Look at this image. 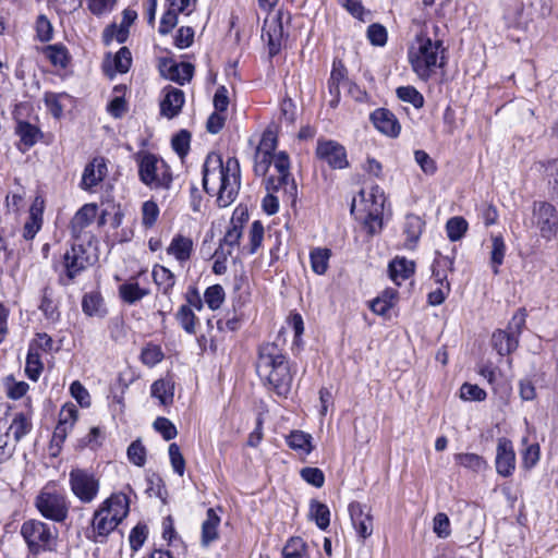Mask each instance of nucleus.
<instances>
[{"instance_id": "2f4dec72", "label": "nucleus", "mask_w": 558, "mask_h": 558, "mask_svg": "<svg viewBox=\"0 0 558 558\" xmlns=\"http://www.w3.org/2000/svg\"><path fill=\"white\" fill-rule=\"evenodd\" d=\"M39 310L48 320L57 322L60 318V312L53 299V290L49 286L44 287L41 290Z\"/></svg>"}, {"instance_id": "f257e3e1", "label": "nucleus", "mask_w": 558, "mask_h": 558, "mask_svg": "<svg viewBox=\"0 0 558 558\" xmlns=\"http://www.w3.org/2000/svg\"><path fill=\"white\" fill-rule=\"evenodd\" d=\"M203 189L207 192L217 191V201L221 206L230 205L240 190V163L235 157L223 162L220 154L211 151L203 165Z\"/></svg>"}, {"instance_id": "1a4fd4ad", "label": "nucleus", "mask_w": 558, "mask_h": 558, "mask_svg": "<svg viewBox=\"0 0 558 558\" xmlns=\"http://www.w3.org/2000/svg\"><path fill=\"white\" fill-rule=\"evenodd\" d=\"M532 223L544 240L551 241L558 233L557 208L548 202L535 201L532 205Z\"/></svg>"}, {"instance_id": "2eb2a0df", "label": "nucleus", "mask_w": 558, "mask_h": 558, "mask_svg": "<svg viewBox=\"0 0 558 558\" xmlns=\"http://www.w3.org/2000/svg\"><path fill=\"white\" fill-rule=\"evenodd\" d=\"M349 512L357 535L363 539L369 537L373 533V517L367 507L354 501L350 504Z\"/></svg>"}, {"instance_id": "4d7b16f0", "label": "nucleus", "mask_w": 558, "mask_h": 558, "mask_svg": "<svg viewBox=\"0 0 558 558\" xmlns=\"http://www.w3.org/2000/svg\"><path fill=\"white\" fill-rule=\"evenodd\" d=\"M129 460L137 465L143 466L146 462V449L140 439L134 440L128 448Z\"/></svg>"}, {"instance_id": "423d86ee", "label": "nucleus", "mask_w": 558, "mask_h": 558, "mask_svg": "<svg viewBox=\"0 0 558 558\" xmlns=\"http://www.w3.org/2000/svg\"><path fill=\"white\" fill-rule=\"evenodd\" d=\"M363 215L360 218L363 221L367 233L374 235L383 229V215L386 202L385 193L378 185H373L368 193L361 190L359 193Z\"/></svg>"}, {"instance_id": "6e6552de", "label": "nucleus", "mask_w": 558, "mask_h": 558, "mask_svg": "<svg viewBox=\"0 0 558 558\" xmlns=\"http://www.w3.org/2000/svg\"><path fill=\"white\" fill-rule=\"evenodd\" d=\"M69 485L73 495L82 504H90L98 495L99 478L86 469L75 468L69 473Z\"/></svg>"}, {"instance_id": "b1692460", "label": "nucleus", "mask_w": 558, "mask_h": 558, "mask_svg": "<svg viewBox=\"0 0 558 558\" xmlns=\"http://www.w3.org/2000/svg\"><path fill=\"white\" fill-rule=\"evenodd\" d=\"M193 252V241L189 236L177 234L170 245L167 247V253L172 255L178 262L184 263L190 259Z\"/></svg>"}, {"instance_id": "a19ab883", "label": "nucleus", "mask_w": 558, "mask_h": 558, "mask_svg": "<svg viewBox=\"0 0 558 558\" xmlns=\"http://www.w3.org/2000/svg\"><path fill=\"white\" fill-rule=\"evenodd\" d=\"M310 517L315 520L320 530H326L330 523V511L325 504L312 500L310 505Z\"/></svg>"}, {"instance_id": "09e8293b", "label": "nucleus", "mask_w": 558, "mask_h": 558, "mask_svg": "<svg viewBox=\"0 0 558 558\" xmlns=\"http://www.w3.org/2000/svg\"><path fill=\"white\" fill-rule=\"evenodd\" d=\"M397 96L404 102L413 105L414 108L420 109L424 105L423 95L413 86H401L397 88Z\"/></svg>"}, {"instance_id": "ddd939ff", "label": "nucleus", "mask_w": 558, "mask_h": 558, "mask_svg": "<svg viewBox=\"0 0 558 558\" xmlns=\"http://www.w3.org/2000/svg\"><path fill=\"white\" fill-rule=\"evenodd\" d=\"M495 466L502 477H510L515 470V452L511 440L501 437L496 448Z\"/></svg>"}, {"instance_id": "7c9ffc66", "label": "nucleus", "mask_w": 558, "mask_h": 558, "mask_svg": "<svg viewBox=\"0 0 558 558\" xmlns=\"http://www.w3.org/2000/svg\"><path fill=\"white\" fill-rule=\"evenodd\" d=\"M424 222L416 215H408L405 217L403 232L407 235L405 246L408 248H413L417 243L422 231H423Z\"/></svg>"}, {"instance_id": "473e14b6", "label": "nucleus", "mask_w": 558, "mask_h": 558, "mask_svg": "<svg viewBox=\"0 0 558 558\" xmlns=\"http://www.w3.org/2000/svg\"><path fill=\"white\" fill-rule=\"evenodd\" d=\"M331 251L327 247H315L310 252L311 268L316 275H325L329 267Z\"/></svg>"}, {"instance_id": "a18cd8bd", "label": "nucleus", "mask_w": 558, "mask_h": 558, "mask_svg": "<svg viewBox=\"0 0 558 558\" xmlns=\"http://www.w3.org/2000/svg\"><path fill=\"white\" fill-rule=\"evenodd\" d=\"M65 98H71L66 93H52L46 92L44 95V102L50 113L59 119L63 114V106L61 105V100Z\"/></svg>"}, {"instance_id": "13d9d810", "label": "nucleus", "mask_w": 558, "mask_h": 558, "mask_svg": "<svg viewBox=\"0 0 558 558\" xmlns=\"http://www.w3.org/2000/svg\"><path fill=\"white\" fill-rule=\"evenodd\" d=\"M159 216L158 205L154 201H146L142 206V223L146 228H151Z\"/></svg>"}, {"instance_id": "4c0bfd02", "label": "nucleus", "mask_w": 558, "mask_h": 558, "mask_svg": "<svg viewBox=\"0 0 558 558\" xmlns=\"http://www.w3.org/2000/svg\"><path fill=\"white\" fill-rule=\"evenodd\" d=\"M148 290L142 289L137 282H125L119 287L121 300L128 304H134L148 294Z\"/></svg>"}, {"instance_id": "72a5a7b5", "label": "nucleus", "mask_w": 558, "mask_h": 558, "mask_svg": "<svg viewBox=\"0 0 558 558\" xmlns=\"http://www.w3.org/2000/svg\"><path fill=\"white\" fill-rule=\"evenodd\" d=\"M32 422L24 413H16L12 422L7 425L5 433L13 435L15 441H20L25 435L32 430Z\"/></svg>"}, {"instance_id": "a211bd4d", "label": "nucleus", "mask_w": 558, "mask_h": 558, "mask_svg": "<svg viewBox=\"0 0 558 558\" xmlns=\"http://www.w3.org/2000/svg\"><path fill=\"white\" fill-rule=\"evenodd\" d=\"M165 97L160 102V112L168 119L177 117L184 105V93L175 87L168 86L163 89Z\"/></svg>"}, {"instance_id": "79ce46f5", "label": "nucleus", "mask_w": 558, "mask_h": 558, "mask_svg": "<svg viewBox=\"0 0 558 558\" xmlns=\"http://www.w3.org/2000/svg\"><path fill=\"white\" fill-rule=\"evenodd\" d=\"M236 214V211L234 213ZM242 218L238 219V222L235 221V215H233L231 219V227L227 230L220 245L219 250L225 251L223 246L227 245L230 247V250L239 244V241L242 236Z\"/></svg>"}, {"instance_id": "4be33fe9", "label": "nucleus", "mask_w": 558, "mask_h": 558, "mask_svg": "<svg viewBox=\"0 0 558 558\" xmlns=\"http://www.w3.org/2000/svg\"><path fill=\"white\" fill-rule=\"evenodd\" d=\"M15 133L20 137V144L17 147L22 153H25L27 149L33 147L43 136L39 128L26 121H17Z\"/></svg>"}, {"instance_id": "c756f323", "label": "nucleus", "mask_w": 558, "mask_h": 558, "mask_svg": "<svg viewBox=\"0 0 558 558\" xmlns=\"http://www.w3.org/2000/svg\"><path fill=\"white\" fill-rule=\"evenodd\" d=\"M264 32H266L268 37L269 54L271 57L276 56L280 51L283 40V26L280 20H274L269 24H266Z\"/></svg>"}, {"instance_id": "dca6fc26", "label": "nucleus", "mask_w": 558, "mask_h": 558, "mask_svg": "<svg viewBox=\"0 0 558 558\" xmlns=\"http://www.w3.org/2000/svg\"><path fill=\"white\" fill-rule=\"evenodd\" d=\"M371 121L374 126L383 134L397 137L401 126L396 116L388 109L379 108L371 114Z\"/></svg>"}, {"instance_id": "7ed1b4c3", "label": "nucleus", "mask_w": 558, "mask_h": 558, "mask_svg": "<svg viewBox=\"0 0 558 558\" xmlns=\"http://www.w3.org/2000/svg\"><path fill=\"white\" fill-rule=\"evenodd\" d=\"M444 51L440 39L433 40L426 34L420 33L409 47L408 58L417 76L427 81L438 66L444 65V57H439Z\"/></svg>"}, {"instance_id": "0e129e2a", "label": "nucleus", "mask_w": 558, "mask_h": 558, "mask_svg": "<svg viewBox=\"0 0 558 558\" xmlns=\"http://www.w3.org/2000/svg\"><path fill=\"white\" fill-rule=\"evenodd\" d=\"M414 159L425 174L433 175L436 172V162L425 150H415Z\"/></svg>"}, {"instance_id": "393cba45", "label": "nucleus", "mask_w": 558, "mask_h": 558, "mask_svg": "<svg viewBox=\"0 0 558 558\" xmlns=\"http://www.w3.org/2000/svg\"><path fill=\"white\" fill-rule=\"evenodd\" d=\"M453 257L444 256L436 252V257L432 265V277L438 286H444V283L448 282V272L453 271Z\"/></svg>"}, {"instance_id": "f704fd0d", "label": "nucleus", "mask_w": 558, "mask_h": 558, "mask_svg": "<svg viewBox=\"0 0 558 558\" xmlns=\"http://www.w3.org/2000/svg\"><path fill=\"white\" fill-rule=\"evenodd\" d=\"M151 275L158 289L163 294H168L172 290L175 283V277L168 268L161 265H155Z\"/></svg>"}, {"instance_id": "f8f14e48", "label": "nucleus", "mask_w": 558, "mask_h": 558, "mask_svg": "<svg viewBox=\"0 0 558 558\" xmlns=\"http://www.w3.org/2000/svg\"><path fill=\"white\" fill-rule=\"evenodd\" d=\"M274 166L279 173L278 178H269L267 180V190L277 191L284 189V191L291 195L296 194V184L294 179L290 174V159L286 151H279L272 156Z\"/></svg>"}, {"instance_id": "37998d69", "label": "nucleus", "mask_w": 558, "mask_h": 558, "mask_svg": "<svg viewBox=\"0 0 558 558\" xmlns=\"http://www.w3.org/2000/svg\"><path fill=\"white\" fill-rule=\"evenodd\" d=\"M175 318L185 332L190 335L196 332L197 317L190 306L181 305L175 314Z\"/></svg>"}, {"instance_id": "a878e982", "label": "nucleus", "mask_w": 558, "mask_h": 558, "mask_svg": "<svg viewBox=\"0 0 558 558\" xmlns=\"http://www.w3.org/2000/svg\"><path fill=\"white\" fill-rule=\"evenodd\" d=\"M492 345L500 356H505L517 350L519 341L505 329H497L492 336Z\"/></svg>"}, {"instance_id": "0eeeda50", "label": "nucleus", "mask_w": 558, "mask_h": 558, "mask_svg": "<svg viewBox=\"0 0 558 558\" xmlns=\"http://www.w3.org/2000/svg\"><path fill=\"white\" fill-rule=\"evenodd\" d=\"M35 506L44 518L53 522H63L69 515L70 502L66 496L49 486L38 494Z\"/></svg>"}, {"instance_id": "f3484780", "label": "nucleus", "mask_w": 558, "mask_h": 558, "mask_svg": "<svg viewBox=\"0 0 558 558\" xmlns=\"http://www.w3.org/2000/svg\"><path fill=\"white\" fill-rule=\"evenodd\" d=\"M107 174V165L104 158H94L85 166L80 186L85 191H92Z\"/></svg>"}, {"instance_id": "4468645a", "label": "nucleus", "mask_w": 558, "mask_h": 558, "mask_svg": "<svg viewBox=\"0 0 558 558\" xmlns=\"http://www.w3.org/2000/svg\"><path fill=\"white\" fill-rule=\"evenodd\" d=\"M160 74L179 85H184L193 77L194 66L189 62L177 63L172 59H161L159 62Z\"/></svg>"}, {"instance_id": "cd10ccee", "label": "nucleus", "mask_w": 558, "mask_h": 558, "mask_svg": "<svg viewBox=\"0 0 558 558\" xmlns=\"http://www.w3.org/2000/svg\"><path fill=\"white\" fill-rule=\"evenodd\" d=\"M220 518L217 515L213 508L206 512V520L202 524V544L209 546L218 538V526Z\"/></svg>"}, {"instance_id": "412c9836", "label": "nucleus", "mask_w": 558, "mask_h": 558, "mask_svg": "<svg viewBox=\"0 0 558 558\" xmlns=\"http://www.w3.org/2000/svg\"><path fill=\"white\" fill-rule=\"evenodd\" d=\"M415 271V264L405 257H395L388 265L390 279L398 286L409 279Z\"/></svg>"}, {"instance_id": "603ef678", "label": "nucleus", "mask_w": 558, "mask_h": 558, "mask_svg": "<svg viewBox=\"0 0 558 558\" xmlns=\"http://www.w3.org/2000/svg\"><path fill=\"white\" fill-rule=\"evenodd\" d=\"M72 429L73 428L70 426H62L59 423L57 424L50 440V451L52 457H57L60 453L62 445Z\"/></svg>"}, {"instance_id": "c85d7f7f", "label": "nucleus", "mask_w": 558, "mask_h": 558, "mask_svg": "<svg viewBox=\"0 0 558 558\" xmlns=\"http://www.w3.org/2000/svg\"><path fill=\"white\" fill-rule=\"evenodd\" d=\"M43 223V208L38 207V198L35 199L29 210V217L23 228V238L33 240L40 230Z\"/></svg>"}, {"instance_id": "c9c22d12", "label": "nucleus", "mask_w": 558, "mask_h": 558, "mask_svg": "<svg viewBox=\"0 0 558 558\" xmlns=\"http://www.w3.org/2000/svg\"><path fill=\"white\" fill-rule=\"evenodd\" d=\"M82 310L88 316H105L106 308L104 307V301L100 293H86L82 300Z\"/></svg>"}, {"instance_id": "864d4df0", "label": "nucleus", "mask_w": 558, "mask_h": 558, "mask_svg": "<svg viewBox=\"0 0 558 558\" xmlns=\"http://www.w3.org/2000/svg\"><path fill=\"white\" fill-rule=\"evenodd\" d=\"M526 312L524 308H519L512 318L510 319L507 329H505L508 333H510L513 338L519 341V338L522 333V330L525 326Z\"/></svg>"}, {"instance_id": "774afa93", "label": "nucleus", "mask_w": 558, "mask_h": 558, "mask_svg": "<svg viewBox=\"0 0 558 558\" xmlns=\"http://www.w3.org/2000/svg\"><path fill=\"white\" fill-rule=\"evenodd\" d=\"M301 477L308 484L320 488L325 483V475L318 468H304L301 470Z\"/></svg>"}, {"instance_id": "69168bd1", "label": "nucleus", "mask_w": 558, "mask_h": 558, "mask_svg": "<svg viewBox=\"0 0 558 558\" xmlns=\"http://www.w3.org/2000/svg\"><path fill=\"white\" fill-rule=\"evenodd\" d=\"M154 428L161 434L165 440L175 438L178 430L174 424L167 417H157L154 422Z\"/></svg>"}, {"instance_id": "bf43d9fd", "label": "nucleus", "mask_w": 558, "mask_h": 558, "mask_svg": "<svg viewBox=\"0 0 558 558\" xmlns=\"http://www.w3.org/2000/svg\"><path fill=\"white\" fill-rule=\"evenodd\" d=\"M114 71L126 73L132 64V54L128 47H121L113 58Z\"/></svg>"}, {"instance_id": "6e6d98bb", "label": "nucleus", "mask_w": 558, "mask_h": 558, "mask_svg": "<svg viewBox=\"0 0 558 558\" xmlns=\"http://www.w3.org/2000/svg\"><path fill=\"white\" fill-rule=\"evenodd\" d=\"M369 43L374 46L383 47L388 39L387 29L379 23L371 24L366 32Z\"/></svg>"}, {"instance_id": "aec40b11", "label": "nucleus", "mask_w": 558, "mask_h": 558, "mask_svg": "<svg viewBox=\"0 0 558 558\" xmlns=\"http://www.w3.org/2000/svg\"><path fill=\"white\" fill-rule=\"evenodd\" d=\"M120 523L112 514H108L102 507H99L93 518V532L96 534L94 541L101 542L98 537H107Z\"/></svg>"}, {"instance_id": "e433bc0d", "label": "nucleus", "mask_w": 558, "mask_h": 558, "mask_svg": "<svg viewBox=\"0 0 558 558\" xmlns=\"http://www.w3.org/2000/svg\"><path fill=\"white\" fill-rule=\"evenodd\" d=\"M288 446L296 451L308 454L313 450L312 436L302 430H292L287 436Z\"/></svg>"}, {"instance_id": "58836bf2", "label": "nucleus", "mask_w": 558, "mask_h": 558, "mask_svg": "<svg viewBox=\"0 0 558 558\" xmlns=\"http://www.w3.org/2000/svg\"><path fill=\"white\" fill-rule=\"evenodd\" d=\"M46 57L54 66L65 69L70 63V54L68 49L61 45H49L45 49Z\"/></svg>"}, {"instance_id": "680f3d73", "label": "nucleus", "mask_w": 558, "mask_h": 558, "mask_svg": "<svg viewBox=\"0 0 558 558\" xmlns=\"http://www.w3.org/2000/svg\"><path fill=\"white\" fill-rule=\"evenodd\" d=\"M250 248L248 253L254 254L260 247L264 239V226L259 220H255L250 229Z\"/></svg>"}, {"instance_id": "052dcab7", "label": "nucleus", "mask_w": 558, "mask_h": 558, "mask_svg": "<svg viewBox=\"0 0 558 558\" xmlns=\"http://www.w3.org/2000/svg\"><path fill=\"white\" fill-rule=\"evenodd\" d=\"M352 16L360 21H365L366 16L371 14L369 11L365 10L362 0H337Z\"/></svg>"}, {"instance_id": "3c124183", "label": "nucleus", "mask_w": 558, "mask_h": 558, "mask_svg": "<svg viewBox=\"0 0 558 558\" xmlns=\"http://www.w3.org/2000/svg\"><path fill=\"white\" fill-rule=\"evenodd\" d=\"M165 357L161 348L157 344L148 343L141 352L143 364L153 367L160 363Z\"/></svg>"}, {"instance_id": "de8ad7c7", "label": "nucleus", "mask_w": 558, "mask_h": 558, "mask_svg": "<svg viewBox=\"0 0 558 558\" xmlns=\"http://www.w3.org/2000/svg\"><path fill=\"white\" fill-rule=\"evenodd\" d=\"M225 290L220 284L208 287L204 293V302L213 311L218 310L225 301Z\"/></svg>"}, {"instance_id": "5fc2aeb1", "label": "nucleus", "mask_w": 558, "mask_h": 558, "mask_svg": "<svg viewBox=\"0 0 558 558\" xmlns=\"http://www.w3.org/2000/svg\"><path fill=\"white\" fill-rule=\"evenodd\" d=\"M191 134L186 130H181L171 140L173 150L183 158L190 150Z\"/></svg>"}, {"instance_id": "bb28decb", "label": "nucleus", "mask_w": 558, "mask_h": 558, "mask_svg": "<svg viewBox=\"0 0 558 558\" xmlns=\"http://www.w3.org/2000/svg\"><path fill=\"white\" fill-rule=\"evenodd\" d=\"M151 397L159 400L160 404L169 405L173 402L174 383L171 378H160L151 385Z\"/></svg>"}, {"instance_id": "20e7f679", "label": "nucleus", "mask_w": 558, "mask_h": 558, "mask_svg": "<svg viewBox=\"0 0 558 558\" xmlns=\"http://www.w3.org/2000/svg\"><path fill=\"white\" fill-rule=\"evenodd\" d=\"M21 535L32 556L57 551L59 532L54 526L39 520H27L21 526Z\"/></svg>"}, {"instance_id": "338daca9", "label": "nucleus", "mask_w": 558, "mask_h": 558, "mask_svg": "<svg viewBox=\"0 0 558 558\" xmlns=\"http://www.w3.org/2000/svg\"><path fill=\"white\" fill-rule=\"evenodd\" d=\"M169 457L173 471L182 476L185 471V460L181 453L180 447L175 442L169 446Z\"/></svg>"}, {"instance_id": "39448f33", "label": "nucleus", "mask_w": 558, "mask_h": 558, "mask_svg": "<svg viewBox=\"0 0 558 558\" xmlns=\"http://www.w3.org/2000/svg\"><path fill=\"white\" fill-rule=\"evenodd\" d=\"M134 159L138 167V178L143 184L150 189L168 190L172 183L170 167L157 155L140 150Z\"/></svg>"}, {"instance_id": "e2e57ef3", "label": "nucleus", "mask_w": 558, "mask_h": 558, "mask_svg": "<svg viewBox=\"0 0 558 558\" xmlns=\"http://www.w3.org/2000/svg\"><path fill=\"white\" fill-rule=\"evenodd\" d=\"M538 166L548 177V182L551 184L554 193L558 195V159L539 161Z\"/></svg>"}, {"instance_id": "9d476101", "label": "nucleus", "mask_w": 558, "mask_h": 558, "mask_svg": "<svg viewBox=\"0 0 558 558\" xmlns=\"http://www.w3.org/2000/svg\"><path fill=\"white\" fill-rule=\"evenodd\" d=\"M64 275L59 277L62 286H69L92 265L90 256L82 244H73L63 255Z\"/></svg>"}, {"instance_id": "9b49d317", "label": "nucleus", "mask_w": 558, "mask_h": 558, "mask_svg": "<svg viewBox=\"0 0 558 558\" xmlns=\"http://www.w3.org/2000/svg\"><path fill=\"white\" fill-rule=\"evenodd\" d=\"M315 154L319 160L326 162L333 170L349 167L347 149L336 141L319 138Z\"/></svg>"}, {"instance_id": "5701e85b", "label": "nucleus", "mask_w": 558, "mask_h": 558, "mask_svg": "<svg viewBox=\"0 0 558 558\" xmlns=\"http://www.w3.org/2000/svg\"><path fill=\"white\" fill-rule=\"evenodd\" d=\"M100 507H102L108 514H112L118 521L122 522L130 510L129 498L123 493L112 494Z\"/></svg>"}, {"instance_id": "ea45409f", "label": "nucleus", "mask_w": 558, "mask_h": 558, "mask_svg": "<svg viewBox=\"0 0 558 558\" xmlns=\"http://www.w3.org/2000/svg\"><path fill=\"white\" fill-rule=\"evenodd\" d=\"M44 369V364L40 359L39 352L35 350L34 345H29L28 353L26 356L25 373L26 376L36 381Z\"/></svg>"}, {"instance_id": "8fccbe9b", "label": "nucleus", "mask_w": 558, "mask_h": 558, "mask_svg": "<svg viewBox=\"0 0 558 558\" xmlns=\"http://www.w3.org/2000/svg\"><path fill=\"white\" fill-rule=\"evenodd\" d=\"M446 229L451 241H459L468 230V222L463 217H452L447 221Z\"/></svg>"}, {"instance_id": "c03bdc74", "label": "nucleus", "mask_w": 558, "mask_h": 558, "mask_svg": "<svg viewBox=\"0 0 558 558\" xmlns=\"http://www.w3.org/2000/svg\"><path fill=\"white\" fill-rule=\"evenodd\" d=\"M456 462L469 470L480 472L487 468V462L483 457L476 453H458L454 456Z\"/></svg>"}, {"instance_id": "f03ea898", "label": "nucleus", "mask_w": 558, "mask_h": 558, "mask_svg": "<svg viewBox=\"0 0 558 558\" xmlns=\"http://www.w3.org/2000/svg\"><path fill=\"white\" fill-rule=\"evenodd\" d=\"M256 372L278 396L286 397L290 392L293 376L287 356L276 343L268 342L259 345Z\"/></svg>"}, {"instance_id": "6ab92c4d", "label": "nucleus", "mask_w": 558, "mask_h": 558, "mask_svg": "<svg viewBox=\"0 0 558 558\" xmlns=\"http://www.w3.org/2000/svg\"><path fill=\"white\" fill-rule=\"evenodd\" d=\"M96 215H97V205L85 204L84 206H82L76 211V214L74 215V217L72 218L71 223H70V230H71L72 238H74L75 240H78L82 236L85 228L92 225Z\"/></svg>"}, {"instance_id": "49530a36", "label": "nucleus", "mask_w": 558, "mask_h": 558, "mask_svg": "<svg viewBox=\"0 0 558 558\" xmlns=\"http://www.w3.org/2000/svg\"><path fill=\"white\" fill-rule=\"evenodd\" d=\"M506 254V244L501 235H495L492 238V252L490 263L493 266L494 274H498L499 266L504 263Z\"/></svg>"}]
</instances>
